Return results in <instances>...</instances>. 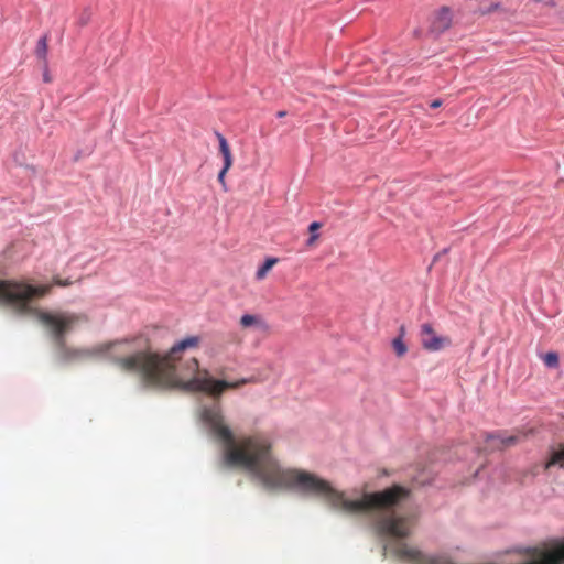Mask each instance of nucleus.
I'll list each match as a JSON object with an SVG mask.
<instances>
[{
    "mask_svg": "<svg viewBox=\"0 0 564 564\" xmlns=\"http://www.w3.org/2000/svg\"><path fill=\"white\" fill-rule=\"evenodd\" d=\"M420 338L422 347L429 351H438L452 344L449 337L437 335L433 326L429 323L421 326Z\"/></svg>",
    "mask_w": 564,
    "mask_h": 564,
    "instance_id": "nucleus-5",
    "label": "nucleus"
},
{
    "mask_svg": "<svg viewBox=\"0 0 564 564\" xmlns=\"http://www.w3.org/2000/svg\"><path fill=\"white\" fill-rule=\"evenodd\" d=\"M552 466H564V445L552 452L550 459L545 464V468L549 469Z\"/></svg>",
    "mask_w": 564,
    "mask_h": 564,
    "instance_id": "nucleus-13",
    "label": "nucleus"
},
{
    "mask_svg": "<svg viewBox=\"0 0 564 564\" xmlns=\"http://www.w3.org/2000/svg\"><path fill=\"white\" fill-rule=\"evenodd\" d=\"M404 334V326H401L400 335L392 340V348L398 357H403L408 351V347L403 340Z\"/></svg>",
    "mask_w": 564,
    "mask_h": 564,
    "instance_id": "nucleus-12",
    "label": "nucleus"
},
{
    "mask_svg": "<svg viewBox=\"0 0 564 564\" xmlns=\"http://www.w3.org/2000/svg\"><path fill=\"white\" fill-rule=\"evenodd\" d=\"M520 440L519 435L505 436L502 434H489L487 435L488 449H505L517 444Z\"/></svg>",
    "mask_w": 564,
    "mask_h": 564,
    "instance_id": "nucleus-7",
    "label": "nucleus"
},
{
    "mask_svg": "<svg viewBox=\"0 0 564 564\" xmlns=\"http://www.w3.org/2000/svg\"><path fill=\"white\" fill-rule=\"evenodd\" d=\"M278 262L275 258H269L258 269L256 272V278L258 280H262L267 276L268 272L272 269V267Z\"/></svg>",
    "mask_w": 564,
    "mask_h": 564,
    "instance_id": "nucleus-14",
    "label": "nucleus"
},
{
    "mask_svg": "<svg viewBox=\"0 0 564 564\" xmlns=\"http://www.w3.org/2000/svg\"><path fill=\"white\" fill-rule=\"evenodd\" d=\"M240 326L242 328L257 327L264 329L267 327L264 321L259 315L245 314L240 318Z\"/></svg>",
    "mask_w": 564,
    "mask_h": 564,
    "instance_id": "nucleus-11",
    "label": "nucleus"
},
{
    "mask_svg": "<svg viewBox=\"0 0 564 564\" xmlns=\"http://www.w3.org/2000/svg\"><path fill=\"white\" fill-rule=\"evenodd\" d=\"M91 19V12L89 9H84L79 14H78V18H77V23L79 24V26H85L88 24V22L90 21Z\"/></svg>",
    "mask_w": 564,
    "mask_h": 564,
    "instance_id": "nucleus-16",
    "label": "nucleus"
},
{
    "mask_svg": "<svg viewBox=\"0 0 564 564\" xmlns=\"http://www.w3.org/2000/svg\"><path fill=\"white\" fill-rule=\"evenodd\" d=\"M37 322L56 345L57 356L59 360L64 362L85 360L99 354L107 352L115 347H124L128 345L127 343H112L100 345L95 348L68 347L65 343L66 335L79 325L88 322V317L84 313L43 311L37 308Z\"/></svg>",
    "mask_w": 564,
    "mask_h": 564,
    "instance_id": "nucleus-3",
    "label": "nucleus"
},
{
    "mask_svg": "<svg viewBox=\"0 0 564 564\" xmlns=\"http://www.w3.org/2000/svg\"><path fill=\"white\" fill-rule=\"evenodd\" d=\"M200 343V336H188L175 343L165 355L138 351L124 357H113L112 362L124 372L138 373L147 388L203 392L214 399H218L227 389H238L254 382V378H243L232 382L214 379L208 370L199 368L196 358H191L178 366L182 354L198 348Z\"/></svg>",
    "mask_w": 564,
    "mask_h": 564,
    "instance_id": "nucleus-2",
    "label": "nucleus"
},
{
    "mask_svg": "<svg viewBox=\"0 0 564 564\" xmlns=\"http://www.w3.org/2000/svg\"><path fill=\"white\" fill-rule=\"evenodd\" d=\"M500 8V4L499 3H494L491 4L486 11L485 13H491V12H495L497 10H499Z\"/></svg>",
    "mask_w": 564,
    "mask_h": 564,
    "instance_id": "nucleus-18",
    "label": "nucleus"
},
{
    "mask_svg": "<svg viewBox=\"0 0 564 564\" xmlns=\"http://www.w3.org/2000/svg\"><path fill=\"white\" fill-rule=\"evenodd\" d=\"M544 364L550 368H555L558 365V356L556 352L550 351L543 356Z\"/></svg>",
    "mask_w": 564,
    "mask_h": 564,
    "instance_id": "nucleus-15",
    "label": "nucleus"
},
{
    "mask_svg": "<svg viewBox=\"0 0 564 564\" xmlns=\"http://www.w3.org/2000/svg\"><path fill=\"white\" fill-rule=\"evenodd\" d=\"M74 282L70 279L54 276L51 283L37 282V299L51 293L53 286H70Z\"/></svg>",
    "mask_w": 564,
    "mask_h": 564,
    "instance_id": "nucleus-8",
    "label": "nucleus"
},
{
    "mask_svg": "<svg viewBox=\"0 0 564 564\" xmlns=\"http://www.w3.org/2000/svg\"><path fill=\"white\" fill-rule=\"evenodd\" d=\"M35 289L21 282L0 280V305L18 313L33 310Z\"/></svg>",
    "mask_w": 564,
    "mask_h": 564,
    "instance_id": "nucleus-4",
    "label": "nucleus"
},
{
    "mask_svg": "<svg viewBox=\"0 0 564 564\" xmlns=\"http://www.w3.org/2000/svg\"><path fill=\"white\" fill-rule=\"evenodd\" d=\"M202 420L213 434L225 445L224 458L227 465L241 467L251 473L268 489H297L324 497L332 508L347 514H371L372 527L378 535L408 538L416 519L400 516L391 510L406 499L410 490L394 485L382 491L365 492L359 499H349L344 491L314 474L300 469H283L272 454V442L264 434H252L236 440L225 424L219 405L205 408Z\"/></svg>",
    "mask_w": 564,
    "mask_h": 564,
    "instance_id": "nucleus-1",
    "label": "nucleus"
},
{
    "mask_svg": "<svg viewBox=\"0 0 564 564\" xmlns=\"http://www.w3.org/2000/svg\"><path fill=\"white\" fill-rule=\"evenodd\" d=\"M47 41H48V37L47 35H44L43 37H41L39 44H40V50H37V54L40 55V57L44 61L45 65H44V69H43V74H42V78H43V82L46 83V84H50L53 82V77L46 66V55H47Z\"/></svg>",
    "mask_w": 564,
    "mask_h": 564,
    "instance_id": "nucleus-9",
    "label": "nucleus"
},
{
    "mask_svg": "<svg viewBox=\"0 0 564 564\" xmlns=\"http://www.w3.org/2000/svg\"><path fill=\"white\" fill-rule=\"evenodd\" d=\"M218 142H219V152L223 155L224 159V165H226V169H230L232 165V155L230 151V147L226 140V138L220 134L216 133Z\"/></svg>",
    "mask_w": 564,
    "mask_h": 564,
    "instance_id": "nucleus-10",
    "label": "nucleus"
},
{
    "mask_svg": "<svg viewBox=\"0 0 564 564\" xmlns=\"http://www.w3.org/2000/svg\"><path fill=\"white\" fill-rule=\"evenodd\" d=\"M319 228H321V224H319V223H317V221H313V223L310 225V227H308V229H310V231H311V232H314L315 230H317V229H319Z\"/></svg>",
    "mask_w": 564,
    "mask_h": 564,
    "instance_id": "nucleus-19",
    "label": "nucleus"
},
{
    "mask_svg": "<svg viewBox=\"0 0 564 564\" xmlns=\"http://www.w3.org/2000/svg\"><path fill=\"white\" fill-rule=\"evenodd\" d=\"M228 171H229V169H226V165H224L223 169L220 170V172L218 173V177H217L218 182L220 183V185L225 192H227V189H228L226 180H225Z\"/></svg>",
    "mask_w": 564,
    "mask_h": 564,
    "instance_id": "nucleus-17",
    "label": "nucleus"
},
{
    "mask_svg": "<svg viewBox=\"0 0 564 564\" xmlns=\"http://www.w3.org/2000/svg\"><path fill=\"white\" fill-rule=\"evenodd\" d=\"M317 238H318V235L313 234V235L308 238V240H307V245H308V246H313V245H314V242L317 240Z\"/></svg>",
    "mask_w": 564,
    "mask_h": 564,
    "instance_id": "nucleus-20",
    "label": "nucleus"
},
{
    "mask_svg": "<svg viewBox=\"0 0 564 564\" xmlns=\"http://www.w3.org/2000/svg\"><path fill=\"white\" fill-rule=\"evenodd\" d=\"M285 115H286V112H285V111H279V112H278V117H280V118L284 117Z\"/></svg>",
    "mask_w": 564,
    "mask_h": 564,
    "instance_id": "nucleus-22",
    "label": "nucleus"
},
{
    "mask_svg": "<svg viewBox=\"0 0 564 564\" xmlns=\"http://www.w3.org/2000/svg\"><path fill=\"white\" fill-rule=\"evenodd\" d=\"M441 106H442V100L441 99H435L430 105L431 108H438Z\"/></svg>",
    "mask_w": 564,
    "mask_h": 564,
    "instance_id": "nucleus-21",
    "label": "nucleus"
},
{
    "mask_svg": "<svg viewBox=\"0 0 564 564\" xmlns=\"http://www.w3.org/2000/svg\"><path fill=\"white\" fill-rule=\"evenodd\" d=\"M453 17L449 8L443 7L432 18L430 30L435 34H442L452 25Z\"/></svg>",
    "mask_w": 564,
    "mask_h": 564,
    "instance_id": "nucleus-6",
    "label": "nucleus"
}]
</instances>
